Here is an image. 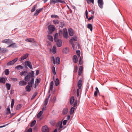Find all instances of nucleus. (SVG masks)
<instances>
[{"label":"nucleus","instance_id":"nucleus-40","mask_svg":"<svg viewBox=\"0 0 132 132\" xmlns=\"http://www.w3.org/2000/svg\"><path fill=\"white\" fill-rule=\"evenodd\" d=\"M56 48L55 45L53 46L52 52L53 54H55L56 52Z\"/></svg>","mask_w":132,"mask_h":132},{"label":"nucleus","instance_id":"nucleus-2","mask_svg":"<svg viewBox=\"0 0 132 132\" xmlns=\"http://www.w3.org/2000/svg\"><path fill=\"white\" fill-rule=\"evenodd\" d=\"M82 80L81 79H80L78 82L77 86L79 88H78L77 89V97H78L79 95V89H81V87L82 84Z\"/></svg>","mask_w":132,"mask_h":132},{"label":"nucleus","instance_id":"nucleus-47","mask_svg":"<svg viewBox=\"0 0 132 132\" xmlns=\"http://www.w3.org/2000/svg\"><path fill=\"white\" fill-rule=\"evenodd\" d=\"M10 106L9 105L8 107L7 108V112L6 114H9L11 113L9 107Z\"/></svg>","mask_w":132,"mask_h":132},{"label":"nucleus","instance_id":"nucleus-64","mask_svg":"<svg viewBox=\"0 0 132 132\" xmlns=\"http://www.w3.org/2000/svg\"><path fill=\"white\" fill-rule=\"evenodd\" d=\"M27 132H32V129L31 128H30L28 130Z\"/></svg>","mask_w":132,"mask_h":132},{"label":"nucleus","instance_id":"nucleus-57","mask_svg":"<svg viewBox=\"0 0 132 132\" xmlns=\"http://www.w3.org/2000/svg\"><path fill=\"white\" fill-rule=\"evenodd\" d=\"M77 101H75L74 104L72 106L73 107H75L77 105Z\"/></svg>","mask_w":132,"mask_h":132},{"label":"nucleus","instance_id":"nucleus-55","mask_svg":"<svg viewBox=\"0 0 132 132\" xmlns=\"http://www.w3.org/2000/svg\"><path fill=\"white\" fill-rule=\"evenodd\" d=\"M48 98H46L44 103V105H45L46 106L47 104L48 103Z\"/></svg>","mask_w":132,"mask_h":132},{"label":"nucleus","instance_id":"nucleus-58","mask_svg":"<svg viewBox=\"0 0 132 132\" xmlns=\"http://www.w3.org/2000/svg\"><path fill=\"white\" fill-rule=\"evenodd\" d=\"M85 16L87 19L88 18V13L87 10H86L85 12Z\"/></svg>","mask_w":132,"mask_h":132},{"label":"nucleus","instance_id":"nucleus-30","mask_svg":"<svg viewBox=\"0 0 132 132\" xmlns=\"http://www.w3.org/2000/svg\"><path fill=\"white\" fill-rule=\"evenodd\" d=\"M57 0H50V3L51 4H54L56 3H57Z\"/></svg>","mask_w":132,"mask_h":132},{"label":"nucleus","instance_id":"nucleus-14","mask_svg":"<svg viewBox=\"0 0 132 132\" xmlns=\"http://www.w3.org/2000/svg\"><path fill=\"white\" fill-rule=\"evenodd\" d=\"M68 32L69 35L72 36L73 35L74 32L73 29L71 28H69L68 29Z\"/></svg>","mask_w":132,"mask_h":132},{"label":"nucleus","instance_id":"nucleus-3","mask_svg":"<svg viewBox=\"0 0 132 132\" xmlns=\"http://www.w3.org/2000/svg\"><path fill=\"white\" fill-rule=\"evenodd\" d=\"M18 59V58H15L12 61L9 62L6 64L7 65L9 66L12 65L17 61Z\"/></svg>","mask_w":132,"mask_h":132},{"label":"nucleus","instance_id":"nucleus-8","mask_svg":"<svg viewBox=\"0 0 132 132\" xmlns=\"http://www.w3.org/2000/svg\"><path fill=\"white\" fill-rule=\"evenodd\" d=\"M31 78V79L33 78L32 77V76H31L30 75L28 74L25 77L24 79V80L27 81L29 82Z\"/></svg>","mask_w":132,"mask_h":132},{"label":"nucleus","instance_id":"nucleus-46","mask_svg":"<svg viewBox=\"0 0 132 132\" xmlns=\"http://www.w3.org/2000/svg\"><path fill=\"white\" fill-rule=\"evenodd\" d=\"M51 17L52 18H54L55 19L59 18V16L57 15L52 14L51 15Z\"/></svg>","mask_w":132,"mask_h":132},{"label":"nucleus","instance_id":"nucleus-59","mask_svg":"<svg viewBox=\"0 0 132 132\" xmlns=\"http://www.w3.org/2000/svg\"><path fill=\"white\" fill-rule=\"evenodd\" d=\"M76 53L77 55L79 57L80 55V52L79 50H77Z\"/></svg>","mask_w":132,"mask_h":132},{"label":"nucleus","instance_id":"nucleus-20","mask_svg":"<svg viewBox=\"0 0 132 132\" xmlns=\"http://www.w3.org/2000/svg\"><path fill=\"white\" fill-rule=\"evenodd\" d=\"M83 69V67L82 66H80L79 68L78 71V75L80 76L81 75Z\"/></svg>","mask_w":132,"mask_h":132},{"label":"nucleus","instance_id":"nucleus-22","mask_svg":"<svg viewBox=\"0 0 132 132\" xmlns=\"http://www.w3.org/2000/svg\"><path fill=\"white\" fill-rule=\"evenodd\" d=\"M53 81H52L50 84V87L49 89V92H50V90H51L52 91L53 88Z\"/></svg>","mask_w":132,"mask_h":132},{"label":"nucleus","instance_id":"nucleus-62","mask_svg":"<svg viewBox=\"0 0 132 132\" xmlns=\"http://www.w3.org/2000/svg\"><path fill=\"white\" fill-rule=\"evenodd\" d=\"M94 17L93 16H92L91 17L88 18V20H90L92 19Z\"/></svg>","mask_w":132,"mask_h":132},{"label":"nucleus","instance_id":"nucleus-24","mask_svg":"<svg viewBox=\"0 0 132 132\" xmlns=\"http://www.w3.org/2000/svg\"><path fill=\"white\" fill-rule=\"evenodd\" d=\"M73 59L74 62L75 63H77L78 61V58L77 56L76 55H74L73 57Z\"/></svg>","mask_w":132,"mask_h":132},{"label":"nucleus","instance_id":"nucleus-56","mask_svg":"<svg viewBox=\"0 0 132 132\" xmlns=\"http://www.w3.org/2000/svg\"><path fill=\"white\" fill-rule=\"evenodd\" d=\"M64 22H60V27L61 28H62L64 26Z\"/></svg>","mask_w":132,"mask_h":132},{"label":"nucleus","instance_id":"nucleus-37","mask_svg":"<svg viewBox=\"0 0 132 132\" xmlns=\"http://www.w3.org/2000/svg\"><path fill=\"white\" fill-rule=\"evenodd\" d=\"M75 108L72 107L71 108L70 111V114H72L75 111Z\"/></svg>","mask_w":132,"mask_h":132},{"label":"nucleus","instance_id":"nucleus-25","mask_svg":"<svg viewBox=\"0 0 132 132\" xmlns=\"http://www.w3.org/2000/svg\"><path fill=\"white\" fill-rule=\"evenodd\" d=\"M69 48H68L67 47H65L64 49H63V52L64 53L67 54L69 52Z\"/></svg>","mask_w":132,"mask_h":132},{"label":"nucleus","instance_id":"nucleus-10","mask_svg":"<svg viewBox=\"0 0 132 132\" xmlns=\"http://www.w3.org/2000/svg\"><path fill=\"white\" fill-rule=\"evenodd\" d=\"M97 2L99 6L101 9L103 7V0H98Z\"/></svg>","mask_w":132,"mask_h":132},{"label":"nucleus","instance_id":"nucleus-6","mask_svg":"<svg viewBox=\"0 0 132 132\" xmlns=\"http://www.w3.org/2000/svg\"><path fill=\"white\" fill-rule=\"evenodd\" d=\"M77 40V38L76 37H72L69 40L70 43L71 44L73 48L74 45L73 43V41H76Z\"/></svg>","mask_w":132,"mask_h":132},{"label":"nucleus","instance_id":"nucleus-28","mask_svg":"<svg viewBox=\"0 0 132 132\" xmlns=\"http://www.w3.org/2000/svg\"><path fill=\"white\" fill-rule=\"evenodd\" d=\"M27 73V72L26 71H22L20 72L19 75L21 76H26Z\"/></svg>","mask_w":132,"mask_h":132},{"label":"nucleus","instance_id":"nucleus-15","mask_svg":"<svg viewBox=\"0 0 132 132\" xmlns=\"http://www.w3.org/2000/svg\"><path fill=\"white\" fill-rule=\"evenodd\" d=\"M7 50L6 48H1L0 47V53H5L7 51Z\"/></svg>","mask_w":132,"mask_h":132},{"label":"nucleus","instance_id":"nucleus-36","mask_svg":"<svg viewBox=\"0 0 132 132\" xmlns=\"http://www.w3.org/2000/svg\"><path fill=\"white\" fill-rule=\"evenodd\" d=\"M43 113V111H40L37 114V118H39L41 116V115Z\"/></svg>","mask_w":132,"mask_h":132},{"label":"nucleus","instance_id":"nucleus-11","mask_svg":"<svg viewBox=\"0 0 132 132\" xmlns=\"http://www.w3.org/2000/svg\"><path fill=\"white\" fill-rule=\"evenodd\" d=\"M42 131L43 132H49V129L47 126L45 125L42 127Z\"/></svg>","mask_w":132,"mask_h":132},{"label":"nucleus","instance_id":"nucleus-5","mask_svg":"<svg viewBox=\"0 0 132 132\" xmlns=\"http://www.w3.org/2000/svg\"><path fill=\"white\" fill-rule=\"evenodd\" d=\"M2 43H5L7 44H9L12 43L13 42L12 40L9 39H4L2 41Z\"/></svg>","mask_w":132,"mask_h":132},{"label":"nucleus","instance_id":"nucleus-9","mask_svg":"<svg viewBox=\"0 0 132 132\" xmlns=\"http://www.w3.org/2000/svg\"><path fill=\"white\" fill-rule=\"evenodd\" d=\"M48 29L50 31L53 32L55 30V28L53 25L50 24L48 26Z\"/></svg>","mask_w":132,"mask_h":132},{"label":"nucleus","instance_id":"nucleus-4","mask_svg":"<svg viewBox=\"0 0 132 132\" xmlns=\"http://www.w3.org/2000/svg\"><path fill=\"white\" fill-rule=\"evenodd\" d=\"M25 67L27 68L28 66L31 69H33L31 62L29 61H27L25 62Z\"/></svg>","mask_w":132,"mask_h":132},{"label":"nucleus","instance_id":"nucleus-39","mask_svg":"<svg viewBox=\"0 0 132 132\" xmlns=\"http://www.w3.org/2000/svg\"><path fill=\"white\" fill-rule=\"evenodd\" d=\"M40 80L41 79L40 78L36 79L35 81V84H37V85H38L40 82Z\"/></svg>","mask_w":132,"mask_h":132},{"label":"nucleus","instance_id":"nucleus-19","mask_svg":"<svg viewBox=\"0 0 132 132\" xmlns=\"http://www.w3.org/2000/svg\"><path fill=\"white\" fill-rule=\"evenodd\" d=\"M43 9V8L38 9L35 12L34 14L35 16H37Z\"/></svg>","mask_w":132,"mask_h":132},{"label":"nucleus","instance_id":"nucleus-41","mask_svg":"<svg viewBox=\"0 0 132 132\" xmlns=\"http://www.w3.org/2000/svg\"><path fill=\"white\" fill-rule=\"evenodd\" d=\"M58 35L57 33H56L55 34L54 37V40L55 41H56L57 40L59 39H58Z\"/></svg>","mask_w":132,"mask_h":132},{"label":"nucleus","instance_id":"nucleus-53","mask_svg":"<svg viewBox=\"0 0 132 132\" xmlns=\"http://www.w3.org/2000/svg\"><path fill=\"white\" fill-rule=\"evenodd\" d=\"M87 3L88 4H89L90 2L94 4V0H86Z\"/></svg>","mask_w":132,"mask_h":132},{"label":"nucleus","instance_id":"nucleus-49","mask_svg":"<svg viewBox=\"0 0 132 132\" xmlns=\"http://www.w3.org/2000/svg\"><path fill=\"white\" fill-rule=\"evenodd\" d=\"M14 103V100L13 99L11 101V108H12L13 107Z\"/></svg>","mask_w":132,"mask_h":132},{"label":"nucleus","instance_id":"nucleus-52","mask_svg":"<svg viewBox=\"0 0 132 132\" xmlns=\"http://www.w3.org/2000/svg\"><path fill=\"white\" fill-rule=\"evenodd\" d=\"M22 106L21 104H19L17 105L16 109V110H19L20 109Z\"/></svg>","mask_w":132,"mask_h":132},{"label":"nucleus","instance_id":"nucleus-45","mask_svg":"<svg viewBox=\"0 0 132 132\" xmlns=\"http://www.w3.org/2000/svg\"><path fill=\"white\" fill-rule=\"evenodd\" d=\"M9 70L8 69H6L5 70V74L6 75H8L9 73Z\"/></svg>","mask_w":132,"mask_h":132},{"label":"nucleus","instance_id":"nucleus-63","mask_svg":"<svg viewBox=\"0 0 132 132\" xmlns=\"http://www.w3.org/2000/svg\"><path fill=\"white\" fill-rule=\"evenodd\" d=\"M11 79L12 80L14 81H16L17 80V78H11Z\"/></svg>","mask_w":132,"mask_h":132},{"label":"nucleus","instance_id":"nucleus-23","mask_svg":"<svg viewBox=\"0 0 132 132\" xmlns=\"http://www.w3.org/2000/svg\"><path fill=\"white\" fill-rule=\"evenodd\" d=\"M75 100L74 97V96H72L70 98V105H72L74 102Z\"/></svg>","mask_w":132,"mask_h":132},{"label":"nucleus","instance_id":"nucleus-44","mask_svg":"<svg viewBox=\"0 0 132 132\" xmlns=\"http://www.w3.org/2000/svg\"><path fill=\"white\" fill-rule=\"evenodd\" d=\"M53 22L54 24H58L59 23V21L57 19L54 20Z\"/></svg>","mask_w":132,"mask_h":132},{"label":"nucleus","instance_id":"nucleus-48","mask_svg":"<svg viewBox=\"0 0 132 132\" xmlns=\"http://www.w3.org/2000/svg\"><path fill=\"white\" fill-rule=\"evenodd\" d=\"M52 71L54 75H55L56 74V72L55 70V67L53 66L52 67Z\"/></svg>","mask_w":132,"mask_h":132},{"label":"nucleus","instance_id":"nucleus-27","mask_svg":"<svg viewBox=\"0 0 132 132\" xmlns=\"http://www.w3.org/2000/svg\"><path fill=\"white\" fill-rule=\"evenodd\" d=\"M95 89L96 90L94 92V95L96 97L97 96V94L99 93V92L98 88L97 87H96Z\"/></svg>","mask_w":132,"mask_h":132},{"label":"nucleus","instance_id":"nucleus-54","mask_svg":"<svg viewBox=\"0 0 132 132\" xmlns=\"http://www.w3.org/2000/svg\"><path fill=\"white\" fill-rule=\"evenodd\" d=\"M37 93L36 92H35L33 94L31 98V99H33L37 95Z\"/></svg>","mask_w":132,"mask_h":132},{"label":"nucleus","instance_id":"nucleus-31","mask_svg":"<svg viewBox=\"0 0 132 132\" xmlns=\"http://www.w3.org/2000/svg\"><path fill=\"white\" fill-rule=\"evenodd\" d=\"M87 28H88L90 29L91 31H92L93 29V27L92 24H88L87 25Z\"/></svg>","mask_w":132,"mask_h":132},{"label":"nucleus","instance_id":"nucleus-50","mask_svg":"<svg viewBox=\"0 0 132 132\" xmlns=\"http://www.w3.org/2000/svg\"><path fill=\"white\" fill-rule=\"evenodd\" d=\"M36 121L35 120H34L33 121H32L30 125V126L31 127L33 126L36 123Z\"/></svg>","mask_w":132,"mask_h":132},{"label":"nucleus","instance_id":"nucleus-29","mask_svg":"<svg viewBox=\"0 0 132 132\" xmlns=\"http://www.w3.org/2000/svg\"><path fill=\"white\" fill-rule=\"evenodd\" d=\"M5 79L4 77H0V82L5 84Z\"/></svg>","mask_w":132,"mask_h":132},{"label":"nucleus","instance_id":"nucleus-13","mask_svg":"<svg viewBox=\"0 0 132 132\" xmlns=\"http://www.w3.org/2000/svg\"><path fill=\"white\" fill-rule=\"evenodd\" d=\"M8 47H12L13 48H16L18 47V46L15 43H12L8 46Z\"/></svg>","mask_w":132,"mask_h":132},{"label":"nucleus","instance_id":"nucleus-43","mask_svg":"<svg viewBox=\"0 0 132 132\" xmlns=\"http://www.w3.org/2000/svg\"><path fill=\"white\" fill-rule=\"evenodd\" d=\"M59 80L58 78H57L55 80V85L56 86H57L59 85Z\"/></svg>","mask_w":132,"mask_h":132},{"label":"nucleus","instance_id":"nucleus-26","mask_svg":"<svg viewBox=\"0 0 132 132\" xmlns=\"http://www.w3.org/2000/svg\"><path fill=\"white\" fill-rule=\"evenodd\" d=\"M68 112V109L67 108H64L62 111V113L63 114H66Z\"/></svg>","mask_w":132,"mask_h":132},{"label":"nucleus","instance_id":"nucleus-35","mask_svg":"<svg viewBox=\"0 0 132 132\" xmlns=\"http://www.w3.org/2000/svg\"><path fill=\"white\" fill-rule=\"evenodd\" d=\"M6 86L7 89L9 90L11 89V85L9 83H7L6 84Z\"/></svg>","mask_w":132,"mask_h":132},{"label":"nucleus","instance_id":"nucleus-17","mask_svg":"<svg viewBox=\"0 0 132 132\" xmlns=\"http://www.w3.org/2000/svg\"><path fill=\"white\" fill-rule=\"evenodd\" d=\"M57 125H59V127L58 129L59 130H60V131L64 129V128L62 129L63 128V127L62 126V122H61L60 121L57 124Z\"/></svg>","mask_w":132,"mask_h":132},{"label":"nucleus","instance_id":"nucleus-12","mask_svg":"<svg viewBox=\"0 0 132 132\" xmlns=\"http://www.w3.org/2000/svg\"><path fill=\"white\" fill-rule=\"evenodd\" d=\"M55 41L56 42L57 45L58 47H60L62 45V43L61 39H59Z\"/></svg>","mask_w":132,"mask_h":132},{"label":"nucleus","instance_id":"nucleus-7","mask_svg":"<svg viewBox=\"0 0 132 132\" xmlns=\"http://www.w3.org/2000/svg\"><path fill=\"white\" fill-rule=\"evenodd\" d=\"M63 37L66 38H67L68 37V33L67 31V29L64 28L63 30Z\"/></svg>","mask_w":132,"mask_h":132},{"label":"nucleus","instance_id":"nucleus-51","mask_svg":"<svg viewBox=\"0 0 132 132\" xmlns=\"http://www.w3.org/2000/svg\"><path fill=\"white\" fill-rule=\"evenodd\" d=\"M57 3H59L63 4L65 3V0H57Z\"/></svg>","mask_w":132,"mask_h":132},{"label":"nucleus","instance_id":"nucleus-16","mask_svg":"<svg viewBox=\"0 0 132 132\" xmlns=\"http://www.w3.org/2000/svg\"><path fill=\"white\" fill-rule=\"evenodd\" d=\"M19 84L21 86H25L27 84V82L24 80L21 81L19 82Z\"/></svg>","mask_w":132,"mask_h":132},{"label":"nucleus","instance_id":"nucleus-38","mask_svg":"<svg viewBox=\"0 0 132 132\" xmlns=\"http://www.w3.org/2000/svg\"><path fill=\"white\" fill-rule=\"evenodd\" d=\"M51 60L52 62L54 64H55V61L54 56H52L51 57Z\"/></svg>","mask_w":132,"mask_h":132},{"label":"nucleus","instance_id":"nucleus-61","mask_svg":"<svg viewBox=\"0 0 132 132\" xmlns=\"http://www.w3.org/2000/svg\"><path fill=\"white\" fill-rule=\"evenodd\" d=\"M67 121V120H64L63 121V125H65L66 124V123Z\"/></svg>","mask_w":132,"mask_h":132},{"label":"nucleus","instance_id":"nucleus-1","mask_svg":"<svg viewBox=\"0 0 132 132\" xmlns=\"http://www.w3.org/2000/svg\"><path fill=\"white\" fill-rule=\"evenodd\" d=\"M34 83V79L32 78L30 81L28 82V85H27L25 87V89L27 91L29 92L31 90V87H32V84Z\"/></svg>","mask_w":132,"mask_h":132},{"label":"nucleus","instance_id":"nucleus-18","mask_svg":"<svg viewBox=\"0 0 132 132\" xmlns=\"http://www.w3.org/2000/svg\"><path fill=\"white\" fill-rule=\"evenodd\" d=\"M29 54L28 53H26L24 55L21 56L20 57L21 60H23L26 59L28 57Z\"/></svg>","mask_w":132,"mask_h":132},{"label":"nucleus","instance_id":"nucleus-33","mask_svg":"<svg viewBox=\"0 0 132 132\" xmlns=\"http://www.w3.org/2000/svg\"><path fill=\"white\" fill-rule=\"evenodd\" d=\"M23 68V67L20 65H19L17 66L15 68V69H17V70H19L20 69H22Z\"/></svg>","mask_w":132,"mask_h":132},{"label":"nucleus","instance_id":"nucleus-42","mask_svg":"<svg viewBox=\"0 0 132 132\" xmlns=\"http://www.w3.org/2000/svg\"><path fill=\"white\" fill-rule=\"evenodd\" d=\"M56 63L57 64H59L60 63V58L58 56L57 57L56 59Z\"/></svg>","mask_w":132,"mask_h":132},{"label":"nucleus","instance_id":"nucleus-21","mask_svg":"<svg viewBox=\"0 0 132 132\" xmlns=\"http://www.w3.org/2000/svg\"><path fill=\"white\" fill-rule=\"evenodd\" d=\"M25 40L27 42L30 43L33 42H34V40L33 38H27L25 39Z\"/></svg>","mask_w":132,"mask_h":132},{"label":"nucleus","instance_id":"nucleus-60","mask_svg":"<svg viewBox=\"0 0 132 132\" xmlns=\"http://www.w3.org/2000/svg\"><path fill=\"white\" fill-rule=\"evenodd\" d=\"M29 75H30L31 76H32V77H33L34 75V72L33 71H31L30 72L29 74Z\"/></svg>","mask_w":132,"mask_h":132},{"label":"nucleus","instance_id":"nucleus-34","mask_svg":"<svg viewBox=\"0 0 132 132\" xmlns=\"http://www.w3.org/2000/svg\"><path fill=\"white\" fill-rule=\"evenodd\" d=\"M37 7V5L36 4L34 5L32 8L31 10V12H34L36 10V7Z\"/></svg>","mask_w":132,"mask_h":132},{"label":"nucleus","instance_id":"nucleus-32","mask_svg":"<svg viewBox=\"0 0 132 132\" xmlns=\"http://www.w3.org/2000/svg\"><path fill=\"white\" fill-rule=\"evenodd\" d=\"M47 39L51 42H52L53 40V37L50 35H48Z\"/></svg>","mask_w":132,"mask_h":132}]
</instances>
